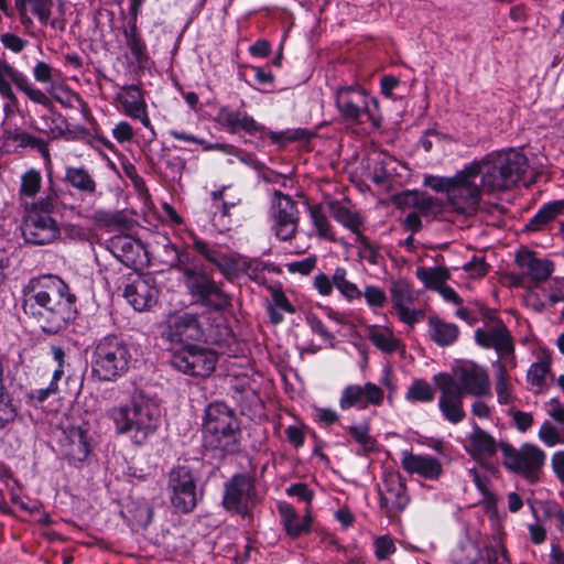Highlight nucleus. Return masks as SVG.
Wrapping results in <instances>:
<instances>
[{
    "instance_id": "obj_29",
    "label": "nucleus",
    "mask_w": 564,
    "mask_h": 564,
    "mask_svg": "<svg viewBox=\"0 0 564 564\" xmlns=\"http://www.w3.org/2000/svg\"><path fill=\"white\" fill-rule=\"evenodd\" d=\"M17 7L22 14L29 9L42 24H50L53 30L64 32L66 29L63 3L58 7L59 15L53 19H51L53 0H17Z\"/></svg>"
},
{
    "instance_id": "obj_7",
    "label": "nucleus",
    "mask_w": 564,
    "mask_h": 564,
    "mask_svg": "<svg viewBox=\"0 0 564 564\" xmlns=\"http://www.w3.org/2000/svg\"><path fill=\"white\" fill-rule=\"evenodd\" d=\"M53 194L39 198L36 207L23 209L24 216L21 231L24 240L32 245H47L55 241L59 235V226L53 218Z\"/></svg>"
},
{
    "instance_id": "obj_28",
    "label": "nucleus",
    "mask_w": 564,
    "mask_h": 564,
    "mask_svg": "<svg viewBox=\"0 0 564 564\" xmlns=\"http://www.w3.org/2000/svg\"><path fill=\"white\" fill-rule=\"evenodd\" d=\"M123 107V111L132 119H138L141 123L153 131V126L148 115V106L142 90L135 85L123 86L121 93L117 96Z\"/></svg>"
},
{
    "instance_id": "obj_63",
    "label": "nucleus",
    "mask_w": 564,
    "mask_h": 564,
    "mask_svg": "<svg viewBox=\"0 0 564 564\" xmlns=\"http://www.w3.org/2000/svg\"><path fill=\"white\" fill-rule=\"evenodd\" d=\"M362 295L370 307L381 308L387 301L384 291L376 285H367Z\"/></svg>"
},
{
    "instance_id": "obj_10",
    "label": "nucleus",
    "mask_w": 564,
    "mask_h": 564,
    "mask_svg": "<svg viewBox=\"0 0 564 564\" xmlns=\"http://www.w3.org/2000/svg\"><path fill=\"white\" fill-rule=\"evenodd\" d=\"M12 85L25 94L34 104L46 108L52 106L50 97L42 89L35 87L25 74L13 67L4 58H0V96L7 100L3 106L6 115L12 113L19 104Z\"/></svg>"
},
{
    "instance_id": "obj_33",
    "label": "nucleus",
    "mask_w": 564,
    "mask_h": 564,
    "mask_svg": "<svg viewBox=\"0 0 564 564\" xmlns=\"http://www.w3.org/2000/svg\"><path fill=\"white\" fill-rule=\"evenodd\" d=\"M426 332L429 338L440 347L454 345L460 335L459 327L456 324L446 322L438 315H430L427 317Z\"/></svg>"
},
{
    "instance_id": "obj_40",
    "label": "nucleus",
    "mask_w": 564,
    "mask_h": 564,
    "mask_svg": "<svg viewBox=\"0 0 564 564\" xmlns=\"http://www.w3.org/2000/svg\"><path fill=\"white\" fill-rule=\"evenodd\" d=\"M549 378H552L551 359L549 357L540 358L527 371V382L535 394L542 393L547 389Z\"/></svg>"
},
{
    "instance_id": "obj_19",
    "label": "nucleus",
    "mask_w": 564,
    "mask_h": 564,
    "mask_svg": "<svg viewBox=\"0 0 564 564\" xmlns=\"http://www.w3.org/2000/svg\"><path fill=\"white\" fill-rule=\"evenodd\" d=\"M215 120L230 133H236L242 130L249 134L259 132L262 137H269L273 143H282L285 140L283 132L268 130L264 126L260 124L249 116L243 108L232 109L228 106L220 107Z\"/></svg>"
},
{
    "instance_id": "obj_14",
    "label": "nucleus",
    "mask_w": 564,
    "mask_h": 564,
    "mask_svg": "<svg viewBox=\"0 0 564 564\" xmlns=\"http://www.w3.org/2000/svg\"><path fill=\"white\" fill-rule=\"evenodd\" d=\"M167 492L172 506L178 512H192L200 498L193 470L187 466L173 468L169 474Z\"/></svg>"
},
{
    "instance_id": "obj_45",
    "label": "nucleus",
    "mask_w": 564,
    "mask_h": 564,
    "mask_svg": "<svg viewBox=\"0 0 564 564\" xmlns=\"http://www.w3.org/2000/svg\"><path fill=\"white\" fill-rule=\"evenodd\" d=\"M562 213H564V199L547 203L538 210L525 227L530 231L541 230Z\"/></svg>"
},
{
    "instance_id": "obj_13",
    "label": "nucleus",
    "mask_w": 564,
    "mask_h": 564,
    "mask_svg": "<svg viewBox=\"0 0 564 564\" xmlns=\"http://www.w3.org/2000/svg\"><path fill=\"white\" fill-rule=\"evenodd\" d=\"M477 169L475 164H468L456 173V182L447 196L456 213L473 214L478 207L484 189L476 182Z\"/></svg>"
},
{
    "instance_id": "obj_54",
    "label": "nucleus",
    "mask_w": 564,
    "mask_h": 564,
    "mask_svg": "<svg viewBox=\"0 0 564 564\" xmlns=\"http://www.w3.org/2000/svg\"><path fill=\"white\" fill-rule=\"evenodd\" d=\"M310 216L321 238L334 241L335 237L328 218L319 206H310Z\"/></svg>"
},
{
    "instance_id": "obj_25",
    "label": "nucleus",
    "mask_w": 564,
    "mask_h": 564,
    "mask_svg": "<svg viewBox=\"0 0 564 564\" xmlns=\"http://www.w3.org/2000/svg\"><path fill=\"white\" fill-rule=\"evenodd\" d=\"M381 508L388 516L402 511L409 503L406 487L399 474H389L383 478L379 490Z\"/></svg>"
},
{
    "instance_id": "obj_51",
    "label": "nucleus",
    "mask_w": 564,
    "mask_h": 564,
    "mask_svg": "<svg viewBox=\"0 0 564 564\" xmlns=\"http://www.w3.org/2000/svg\"><path fill=\"white\" fill-rule=\"evenodd\" d=\"M332 214L338 223L355 234V238L357 237V234H361L359 229L362 225V219L357 213L336 203L332 204Z\"/></svg>"
},
{
    "instance_id": "obj_22",
    "label": "nucleus",
    "mask_w": 564,
    "mask_h": 564,
    "mask_svg": "<svg viewBox=\"0 0 564 564\" xmlns=\"http://www.w3.org/2000/svg\"><path fill=\"white\" fill-rule=\"evenodd\" d=\"M435 378L437 380V388L441 391L438 399L440 412L445 421L456 425L464 421L466 416L463 404L464 395L458 392V388L451 375L440 373Z\"/></svg>"
},
{
    "instance_id": "obj_3",
    "label": "nucleus",
    "mask_w": 564,
    "mask_h": 564,
    "mask_svg": "<svg viewBox=\"0 0 564 564\" xmlns=\"http://www.w3.org/2000/svg\"><path fill=\"white\" fill-rule=\"evenodd\" d=\"M335 107L341 120L350 124L372 127L381 124L379 101L360 85H345L334 89Z\"/></svg>"
},
{
    "instance_id": "obj_32",
    "label": "nucleus",
    "mask_w": 564,
    "mask_h": 564,
    "mask_svg": "<svg viewBox=\"0 0 564 564\" xmlns=\"http://www.w3.org/2000/svg\"><path fill=\"white\" fill-rule=\"evenodd\" d=\"M495 370V392L497 394V402L500 405H511L513 404L518 398L516 393V387L513 383V378L509 373V371L516 369L517 367H511L507 365H501L500 362L491 364Z\"/></svg>"
},
{
    "instance_id": "obj_64",
    "label": "nucleus",
    "mask_w": 564,
    "mask_h": 564,
    "mask_svg": "<svg viewBox=\"0 0 564 564\" xmlns=\"http://www.w3.org/2000/svg\"><path fill=\"white\" fill-rule=\"evenodd\" d=\"M51 94L53 98L64 107H72L74 101L79 100L78 94L63 85L53 88Z\"/></svg>"
},
{
    "instance_id": "obj_48",
    "label": "nucleus",
    "mask_w": 564,
    "mask_h": 564,
    "mask_svg": "<svg viewBox=\"0 0 564 564\" xmlns=\"http://www.w3.org/2000/svg\"><path fill=\"white\" fill-rule=\"evenodd\" d=\"M333 282L340 295L348 302L361 299L362 291L356 283L348 279V272L343 267H337L333 273Z\"/></svg>"
},
{
    "instance_id": "obj_57",
    "label": "nucleus",
    "mask_w": 564,
    "mask_h": 564,
    "mask_svg": "<svg viewBox=\"0 0 564 564\" xmlns=\"http://www.w3.org/2000/svg\"><path fill=\"white\" fill-rule=\"evenodd\" d=\"M481 308H488V307L478 302L474 303L469 306L458 305V308L455 312V316L457 318L466 322L468 325L473 326L479 319H482V313L480 312Z\"/></svg>"
},
{
    "instance_id": "obj_47",
    "label": "nucleus",
    "mask_w": 564,
    "mask_h": 564,
    "mask_svg": "<svg viewBox=\"0 0 564 564\" xmlns=\"http://www.w3.org/2000/svg\"><path fill=\"white\" fill-rule=\"evenodd\" d=\"M347 431L358 445L357 455H368L377 449V440L370 434L368 424H354L348 426Z\"/></svg>"
},
{
    "instance_id": "obj_59",
    "label": "nucleus",
    "mask_w": 564,
    "mask_h": 564,
    "mask_svg": "<svg viewBox=\"0 0 564 564\" xmlns=\"http://www.w3.org/2000/svg\"><path fill=\"white\" fill-rule=\"evenodd\" d=\"M355 240L358 245L360 258L367 260L371 264H377L379 252L370 240L362 234H357Z\"/></svg>"
},
{
    "instance_id": "obj_20",
    "label": "nucleus",
    "mask_w": 564,
    "mask_h": 564,
    "mask_svg": "<svg viewBox=\"0 0 564 564\" xmlns=\"http://www.w3.org/2000/svg\"><path fill=\"white\" fill-rule=\"evenodd\" d=\"M490 158H496V165L492 169H499L498 177H492L490 184L498 186H514L524 175L528 169L527 156L513 149L506 151L491 152Z\"/></svg>"
},
{
    "instance_id": "obj_23",
    "label": "nucleus",
    "mask_w": 564,
    "mask_h": 564,
    "mask_svg": "<svg viewBox=\"0 0 564 564\" xmlns=\"http://www.w3.org/2000/svg\"><path fill=\"white\" fill-rule=\"evenodd\" d=\"M383 399V390L372 382H367L364 386L348 384L340 393L338 405L343 411H347L352 408L357 410H366L370 405L380 406Z\"/></svg>"
},
{
    "instance_id": "obj_62",
    "label": "nucleus",
    "mask_w": 564,
    "mask_h": 564,
    "mask_svg": "<svg viewBox=\"0 0 564 564\" xmlns=\"http://www.w3.org/2000/svg\"><path fill=\"white\" fill-rule=\"evenodd\" d=\"M72 139L84 141L85 143L90 145L93 144L91 140H96L108 150L113 149L112 142L108 140L106 137L101 135L97 130H95V133L93 134L86 128L79 127L77 129V132L72 137Z\"/></svg>"
},
{
    "instance_id": "obj_42",
    "label": "nucleus",
    "mask_w": 564,
    "mask_h": 564,
    "mask_svg": "<svg viewBox=\"0 0 564 564\" xmlns=\"http://www.w3.org/2000/svg\"><path fill=\"white\" fill-rule=\"evenodd\" d=\"M19 416V410L13 398L6 390L3 382V366L0 362V431L7 430Z\"/></svg>"
},
{
    "instance_id": "obj_8",
    "label": "nucleus",
    "mask_w": 564,
    "mask_h": 564,
    "mask_svg": "<svg viewBox=\"0 0 564 564\" xmlns=\"http://www.w3.org/2000/svg\"><path fill=\"white\" fill-rule=\"evenodd\" d=\"M162 339L172 345L185 348L196 343L208 344L214 340L209 338V327L196 313H174L166 317L163 323Z\"/></svg>"
},
{
    "instance_id": "obj_24",
    "label": "nucleus",
    "mask_w": 564,
    "mask_h": 564,
    "mask_svg": "<svg viewBox=\"0 0 564 564\" xmlns=\"http://www.w3.org/2000/svg\"><path fill=\"white\" fill-rule=\"evenodd\" d=\"M392 307L400 321L411 327L423 317V312L413 308V294L408 282L399 280L392 283L391 289Z\"/></svg>"
},
{
    "instance_id": "obj_9",
    "label": "nucleus",
    "mask_w": 564,
    "mask_h": 564,
    "mask_svg": "<svg viewBox=\"0 0 564 564\" xmlns=\"http://www.w3.org/2000/svg\"><path fill=\"white\" fill-rule=\"evenodd\" d=\"M500 451L507 470L521 476L529 484L540 480L546 460V454L542 448L531 443H524L520 447L501 443Z\"/></svg>"
},
{
    "instance_id": "obj_37",
    "label": "nucleus",
    "mask_w": 564,
    "mask_h": 564,
    "mask_svg": "<svg viewBox=\"0 0 564 564\" xmlns=\"http://www.w3.org/2000/svg\"><path fill=\"white\" fill-rule=\"evenodd\" d=\"M368 338L376 348L388 355L394 354L397 351L404 352L405 350L401 339L395 336L392 328L387 326H369Z\"/></svg>"
},
{
    "instance_id": "obj_16",
    "label": "nucleus",
    "mask_w": 564,
    "mask_h": 564,
    "mask_svg": "<svg viewBox=\"0 0 564 564\" xmlns=\"http://www.w3.org/2000/svg\"><path fill=\"white\" fill-rule=\"evenodd\" d=\"M122 295L135 311L144 312L158 304L160 289L150 273L131 272L124 278Z\"/></svg>"
},
{
    "instance_id": "obj_18",
    "label": "nucleus",
    "mask_w": 564,
    "mask_h": 564,
    "mask_svg": "<svg viewBox=\"0 0 564 564\" xmlns=\"http://www.w3.org/2000/svg\"><path fill=\"white\" fill-rule=\"evenodd\" d=\"M217 360L218 357L214 350L192 345L174 352L171 362L183 373L207 377L215 370Z\"/></svg>"
},
{
    "instance_id": "obj_1",
    "label": "nucleus",
    "mask_w": 564,
    "mask_h": 564,
    "mask_svg": "<svg viewBox=\"0 0 564 564\" xmlns=\"http://www.w3.org/2000/svg\"><path fill=\"white\" fill-rule=\"evenodd\" d=\"M76 296L57 275H42L30 280L23 290L22 307L35 318L43 332L56 334L75 318Z\"/></svg>"
},
{
    "instance_id": "obj_49",
    "label": "nucleus",
    "mask_w": 564,
    "mask_h": 564,
    "mask_svg": "<svg viewBox=\"0 0 564 564\" xmlns=\"http://www.w3.org/2000/svg\"><path fill=\"white\" fill-rule=\"evenodd\" d=\"M434 398L433 387L424 379L413 380L405 393V400L411 403H430Z\"/></svg>"
},
{
    "instance_id": "obj_46",
    "label": "nucleus",
    "mask_w": 564,
    "mask_h": 564,
    "mask_svg": "<svg viewBox=\"0 0 564 564\" xmlns=\"http://www.w3.org/2000/svg\"><path fill=\"white\" fill-rule=\"evenodd\" d=\"M267 311L271 323L278 325L283 322L284 313L293 314L295 307L282 290L274 289L271 292V303L268 305Z\"/></svg>"
},
{
    "instance_id": "obj_21",
    "label": "nucleus",
    "mask_w": 564,
    "mask_h": 564,
    "mask_svg": "<svg viewBox=\"0 0 564 564\" xmlns=\"http://www.w3.org/2000/svg\"><path fill=\"white\" fill-rule=\"evenodd\" d=\"M452 378L463 395L480 398L490 393L488 372L485 367L476 362L468 361L455 367Z\"/></svg>"
},
{
    "instance_id": "obj_17",
    "label": "nucleus",
    "mask_w": 564,
    "mask_h": 564,
    "mask_svg": "<svg viewBox=\"0 0 564 564\" xmlns=\"http://www.w3.org/2000/svg\"><path fill=\"white\" fill-rule=\"evenodd\" d=\"M272 231L281 241H289L297 232L300 212L289 195L275 191L271 207Z\"/></svg>"
},
{
    "instance_id": "obj_30",
    "label": "nucleus",
    "mask_w": 564,
    "mask_h": 564,
    "mask_svg": "<svg viewBox=\"0 0 564 564\" xmlns=\"http://www.w3.org/2000/svg\"><path fill=\"white\" fill-rule=\"evenodd\" d=\"M278 511L283 528L290 538L295 539L311 531L312 516L310 508H306L304 516H300L292 505L280 502Z\"/></svg>"
},
{
    "instance_id": "obj_52",
    "label": "nucleus",
    "mask_w": 564,
    "mask_h": 564,
    "mask_svg": "<svg viewBox=\"0 0 564 564\" xmlns=\"http://www.w3.org/2000/svg\"><path fill=\"white\" fill-rule=\"evenodd\" d=\"M468 476L471 478L476 488L484 496V500L487 505L488 509H495L497 506L498 498L496 494L491 490L490 479L481 474L477 468L468 469Z\"/></svg>"
},
{
    "instance_id": "obj_53",
    "label": "nucleus",
    "mask_w": 564,
    "mask_h": 564,
    "mask_svg": "<svg viewBox=\"0 0 564 564\" xmlns=\"http://www.w3.org/2000/svg\"><path fill=\"white\" fill-rule=\"evenodd\" d=\"M12 140L20 148H31L36 150L45 160L50 161L48 144L28 132H17L12 135Z\"/></svg>"
},
{
    "instance_id": "obj_56",
    "label": "nucleus",
    "mask_w": 564,
    "mask_h": 564,
    "mask_svg": "<svg viewBox=\"0 0 564 564\" xmlns=\"http://www.w3.org/2000/svg\"><path fill=\"white\" fill-rule=\"evenodd\" d=\"M538 435L541 442L549 447L564 443V434L547 420L542 423Z\"/></svg>"
},
{
    "instance_id": "obj_55",
    "label": "nucleus",
    "mask_w": 564,
    "mask_h": 564,
    "mask_svg": "<svg viewBox=\"0 0 564 564\" xmlns=\"http://www.w3.org/2000/svg\"><path fill=\"white\" fill-rule=\"evenodd\" d=\"M156 252L159 256L160 261L170 267L173 268L174 262H177V250L178 247L174 245L171 239L166 236L160 237L156 242Z\"/></svg>"
},
{
    "instance_id": "obj_44",
    "label": "nucleus",
    "mask_w": 564,
    "mask_h": 564,
    "mask_svg": "<svg viewBox=\"0 0 564 564\" xmlns=\"http://www.w3.org/2000/svg\"><path fill=\"white\" fill-rule=\"evenodd\" d=\"M137 21L129 19L127 26L123 29V36L133 58L138 63H143L148 57L147 44L139 33Z\"/></svg>"
},
{
    "instance_id": "obj_4",
    "label": "nucleus",
    "mask_w": 564,
    "mask_h": 564,
    "mask_svg": "<svg viewBox=\"0 0 564 564\" xmlns=\"http://www.w3.org/2000/svg\"><path fill=\"white\" fill-rule=\"evenodd\" d=\"M131 359L130 346L117 335H107L95 344L91 372L100 381H111L128 371Z\"/></svg>"
},
{
    "instance_id": "obj_60",
    "label": "nucleus",
    "mask_w": 564,
    "mask_h": 564,
    "mask_svg": "<svg viewBox=\"0 0 564 564\" xmlns=\"http://www.w3.org/2000/svg\"><path fill=\"white\" fill-rule=\"evenodd\" d=\"M285 492L290 497H296L300 501H303L307 505L306 508L311 509V503L314 499V491L308 488V486L304 482H295L290 485Z\"/></svg>"
},
{
    "instance_id": "obj_58",
    "label": "nucleus",
    "mask_w": 564,
    "mask_h": 564,
    "mask_svg": "<svg viewBox=\"0 0 564 564\" xmlns=\"http://www.w3.org/2000/svg\"><path fill=\"white\" fill-rule=\"evenodd\" d=\"M375 556L378 561H386L390 555L394 554L397 546L393 539L389 534L380 535L373 541Z\"/></svg>"
},
{
    "instance_id": "obj_2",
    "label": "nucleus",
    "mask_w": 564,
    "mask_h": 564,
    "mask_svg": "<svg viewBox=\"0 0 564 564\" xmlns=\"http://www.w3.org/2000/svg\"><path fill=\"white\" fill-rule=\"evenodd\" d=\"M108 416L117 433L129 434L133 444L141 445L158 430L161 411L154 400L135 392L128 404L111 408Z\"/></svg>"
},
{
    "instance_id": "obj_11",
    "label": "nucleus",
    "mask_w": 564,
    "mask_h": 564,
    "mask_svg": "<svg viewBox=\"0 0 564 564\" xmlns=\"http://www.w3.org/2000/svg\"><path fill=\"white\" fill-rule=\"evenodd\" d=\"M193 247L208 262L215 265L227 281H232L245 274L252 276L259 271V261L237 252H224L217 246L210 245L205 240L195 238Z\"/></svg>"
},
{
    "instance_id": "obj_31",
    "label": "nucleus",
    "mask_w": 564,
    "mask_h": 564,
    "mask_svg": "<svg viewBox=\"0 0 564 564\" xmlns=\"http://www.w3.org/2000/svg\"><path fill=\"white\" fill-rule=\"evenodd\" d=\"M62 447L63 454L69 462H84L90 453V445L86 431L82 427L75 426L67 429L64 432Z\"/></svg>"
},
{
    "instance_id": "obj_39",
    "label": "nucleus",
    "mask_w": 564,
    "mask_h": 564,
    "mask_svg": "<svg viewBox=\"0 0 564 564\" xmlns=\"http://www.w3.org/2000/svg\"><path fill=\"white\" fill-rule=\"evenodd\" d=\"M518 264L536 283L549 279L553 272V263L546 259H539L531 252H527L517 258Z\"/></svg>"
},
{
    "instance_id": "obj_50",
    "label": "nucleus",
    "mask_w": 564,
    "mask_h": 564,
    "mask_svg": "<svg viewBox=\"0 0 564 564\" xmlns=\"http://www.w3.org/2000/svg\"><path fill=\"white\" fill-rule=\"evenodd\" d=\"M416 278L429 289L438 291L448 279V273L444 268L419 267L416 269Z\"/></svg>"
},
{
    "instance_id": "obj_15",
    "label": "nucleus",
    "mask_w": 564,
    "mask_h": 564,
    "mask_svg": "<svg viewBox=\"0 0 564 564\" xmlns=\"http://www.w3.org/2000/svg\"><path fill=\"white\" fill-rule=\"evenodd\" d=\"M257 502L254 481L250 476L237 474L225 484L223 505L228 511L249 518Z\"/></svg>"
},
{
    "instance_id": "obj_36",
    "label": "nucleus",
    "mask_w": 564,
    "mask_h": 564,
    "mask_svg": "<svg viewBox=\"0 0 564 564\" xmlns=\"http://www.w3.org/2000/svg\"><path fill=\"white\" fill-rule=\"evenodd\" d=\"M41 187L42 175L40 171L30 169L21 175L18 198L20 206L23 209L36 207L39 205L36 195L40 193Z\"/></svg>"
},
{
    "instance_id": "obj_26",
    "label": "nucleus",
    "mask_w": 564,
    "mask_h": 564,
    "mask_svg": "<svg viewBox=\"0 0 564 564\" xmlns=\"http://www.w3.org/2000/svg\"><path fill=\"white\" fill-rule=\"evenodd\" d=\"M401 466L408 474L419 475L427 480H437L443 474V464L438 458L408 451L402 453Z\"/></svg>"
},
{
    "instance_id": "obj_12",
    "label": "nucleus",
    "mask_w": 564,
    "mask_h": 564,
    "mask_svg": "<svg viewBox=\"0 0 564 564\" xmlns=\"http://www.w3.org/2000/svg\"><path fill=\"white\" fill-rule=\"evenodd\" d=\"M184 285L195 304L220 312L231 305L230 295L223 289V282L215 281L205 270L186 271Z\"/></svg>"
},
{
    "instance_id": "obj_35",
    "label": "nucleus",
    "mask_w": 564,
    "mask_h": 564,
    "mask_svg": "<svg viewBox=\"0 0 564 564\" xmlns=\"http://www.w3.org/2000/svg\"><path fill=\"white\" fill-rule=\"evenodd\" d=\"M64 182L87 197H94L98 194V183L91 172L84 165L66 166Z\"/></svg>"
},
{
    "instance_id": "obj_34",
    "label": "nucleus",
    "mask_w": 564,
    "mask_h": 564,
    "mask_svg": "<svg viewBox=\"0 0 564 564\" xmlns=\"http://www.w3.org/2000/svg\"><path fill=\"white\" fill-rule=\"evenodd\" d=\"M468 445L467 452L477 460H485L491 458L496 453L500 444L498 445L496 440L487 433L485 430L475 424L471 433L467 437Z\"/></svg>"
},
{
    "instance_id": "obj_43",
    "label": "nucleus",
    "mask_w": 564,
    "mask_h": 564,
    "mask_svg": "<svg viewBox=\"0 0 564 564\" xmlns=\"http://www.w3.org/2000/svg\"><path fill=\"white\" fill-rule=\"evenodd\" d=\"M470 164H475L478 167L477 177L481 175L480 186L485 192H503L510 188V186H491L490 182L492 177H498L500 174V170L492 169L496 165V158H490V153L486 154L480 161L475 160Z\"/></svg>"
},
{
    "instance_id": "obj_27",
    "label": "nucleus",
    "mask_w": 564,
    "mask_h": 564,
    "mask_svg": "<svg viewBox=\"0 0 564 564\" xmlns=\"http://www.w3.org/2000/svg\"><path fill=\"white\" fill-rule=\"evenodd\" d=\"M105 247L127 267L141 263L144 253L142 243L130 235L112 236L106 240Z\"/></svg>"
},
{
    "instance_id": "obj_6",
    "label": "nucleus",
    "mask_w": 564,
    "mask_h": 564,
    "mask_svg": "<svg viewBox=\"0 0 564 564\" xmlns=\"http://www.w3.org/2000/svg\"><path fill=\"white\" fill-rule=\"evenodd\" d=\"M203 434L208 446L232 452L239 435V424L234 411L224 402L210 403L205 410Z\"/></svg>"
},
{
    "instance_id": "obj_38",
    "label": "nucleus",
    "mask_w": 564,
    "mask_h": 564,
    "mask_svg": "<svg viewBox=\"0 0 564 564\" xmlns=\"http://www.w3.org/2000/svg\"><path fill=\"white\" fill-rule=\"evenodd\" d=\"M398 204L413 208L420 216H432L438 213L440 204L432 196L421 192H404L398 196Z\"/></svg>"
},
{
    "instance_id": "obj_41",
    "label": "nucleus",
    "mask_w": 564,
    "mask_h": 564,
    "mask_svg": "<svg viewBox=\"0 0 564 564\" xmlns=\"http://www.w3.org/2000/svg\"><path fill=\"white\" fill-rule=\"evenodd\" d=\"M401 163L388 153L380 152L373 159L372 181L378 185H383L387 181L399 175L398 167Z\"/></svg>"
},
{
    "instance_id": "obj_5",
    "label": "nucleus",
    "mask_w": 564,
    "mask_h": 564,
    "mask_svg": "<svg viewBox=\"0 0 564 564\" xmlns=\"http://www.w3.org/2000/svg\"><path fill=\"white\" fill-rule=\"evenodd\" d=\"M484 326L474 332L475 343L482 349H494L500 362L517 367L516 345L513 336L505 322L490 308H481Z\"/></svg>"
},
{
    "instance_id": "obj_61",
    "label": "nucleus",
    "mask_w": 564,
    "mask_h": 564,
    "mask_svg": "<svg viewBox=\"0 0 564 564\" xmlns=\"http://www.w3.org/2000/svg\"><path fill=\"white\" fill-rule=\"evenodd\" d=\"M51 352L53 360L56 362V368L53 371L50 384H54L55 388H58V381L64 376L65 351L59 346H52Z\"/></svg>"
}]
</instances>
